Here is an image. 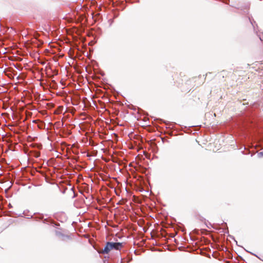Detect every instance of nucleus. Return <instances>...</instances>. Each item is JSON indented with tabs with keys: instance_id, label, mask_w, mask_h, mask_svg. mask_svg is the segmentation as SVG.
<instances>
[{
	"instance_id": "obj_1",
	"label": "nucleus",
	"mask_w": 263,
	"mask_h": 263,
	"mask_svg": "<svg viewBox=\"0 0 263 263\" xmlns=\"http://www.w3.org/2000/svg\"><path fill=\"white\" fill-rule=\"evenodd\" d=\"M123 246V243L121 242H107L104 249L99 253L104 254H108L111 250H120Z\"/></svg>"
},
{
	"instance_id": "obj_2",
	"label": "nucleus",
	"mask_w": 263,
	"mask_h": 263,
	"mask_svg": "<svg viewBox=\"0 0 263 263\" xmlns=\"http://www.w3.org/2000/svg\"><path fill=\"white\" fill-rule=\"evenodd\" d=\"M249 20L254 28V31L256 32L255 26H256V27H257V24L256 23V22L252 18L250 17H249Z\"/></svg>"
},
{
	"instance_id": "obj_3",
	"label": "nucleus",
	"mask_w": 263,
	"mask_h": 263,
	"mask_svg": "<svg viewBox=\"0 0 263 263\" xmlns=\"http://www.w3.org/2000/svg\"><path fill=\"white\" fill-rule=\"evenodd\" d=\"M30 152L32 153V156L35 157V158H38L40 156V153L39 151H31Z\"/></svg>"
},
{
	"instance_id": "obj_4",
	"label": "nucleus",
	"mask_w": 263,
	"mask_h": 263,
	"mask_svg": "<svg viewBox=\"0 0 263 263\" xmlns=\"http://www.w3.org/2000/svg\"><path fill=\"white\" fill-rule=\"evenodd\" d=\"M33 147H36L38 149H41L42 148V145L41 144H33Z\"/></svg>"
},
{
	"instance_id": "obj_5",
	"label": "nucleus",
	"mask_w": 263,
	"mask_h": 263,
	"mask_svg": "<svg viewBox=\"0 0 263 263\" xmlns=\"http://www.w3.org/2000/svg\"><path fill=\"white\" fill-rule=\"evenodd\" d=\"M43 215L42 214H39L38 217H36V219H41L43 218Z\"/></svg>"
},
{
	"instance_id": "obj_6",
	"label": "nucleus",
	"mask_w": 263,
	"mask_h": 263,
	"mask_svg": "<svg viewBox=\"0 0 263 263\" xmlns=\"http://www.w3.org/2000/svg\"><path fill=\"white\" fill-rule=\"evenodd\" d=\"M258 157L261 158L263 157V152H261L258 153Z\"/></svg>"
},
{
	"instance_id": "obj_7",
	"label": "nucleus",
	"mask_w": 263,
	"mask_h": 263,
	"mask_svg": "<svg viewBox=\"0 0 263 263\" xmlns=\"http://www.w3.org/2000/svg\"><path fill=\"white\" fill-rule=\"evenodd\" d=\"M38 126H39V127L40 128H43V126H44V124H43V123H41V124H40V125H38Z\"/></svg>"
},
{
	"instance_id": "obj_8",
	"label": "nucleus",
	"mask_w": 263,
	"mask_h": 263,
	"mask_svg": "<svg viewBox=\"0 0 263 263\" xmlns=\"http://www.w3.org/2000/svg\"><path fill=\"white\" fill-rule=\"evenodd\" d=\"M48 222V220L47 219H45L44 220H43V222L44 223H46Z\"/></svg>"
},
{
	"instance_id": "obj_9",
	"label": "nucleus",
	"mask_w": 263,
	"mask_h": 263,
	"mask_svg": "<svg viewBox=\"0 0 263 263\" xmlns=\"http://www.w3.org/2000/svg\"><path fill=\"white\" fill-rule=\"evenodd\" d=\"M257 35L258 36L259 39L260 40V41H262V39H261V36L260 34H257Z\"/></svg>"
}]
</instances>
